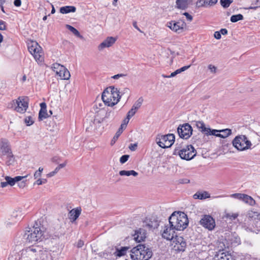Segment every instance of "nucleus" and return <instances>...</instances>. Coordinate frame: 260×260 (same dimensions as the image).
<instances>
[{
	"label": "nucleus",
	"instance_id": "nucleus-1",
	"mask_svg": "<svg viewBox=\"0 0 260 260\" xmlns=\"http://www.w3.org/2000/svg\"><path fill=\"white\" fill-rule=\"evenodd\" d=\"M169 222L177 231L184 230L188 224V219L187 215L181 211L174 212L170 216Z\"/></svg>",
	"mask_w": 260,
	"mask_h": 260
},
{
	"label": "nucleus",
	"instance_id": "nucleus-2",
	"mask_svg": "<svg viewBox=\"0 0 260 260\" xmlns=\"http://www.w3.org/2000/svg\"><path fill=\"white\" fill-rule=\"evenodd\" d=\"M132 260H149L152 256V252L149 246L139 244L131 250Z\"/></svg>",
	"mask_w": 260,
	"mask_h": 260
},
{
	"label": "nucleus",
	"instance_id": "nucleus-3",
	"mask_svg": "<svg viewBox=\"0 0 260 260\" xmlns=\"http://www.w3.org/2000/svg\"><path fill=\"white\" fill-rule=\"evenodd\" d=\"M43 227L36 222L32 228H28L25 231L23 238L28 243H33L41 240L43 235Z\"/></svg>",
	"mask_w": 260,
	"mask_h": 260
},
{
	"label": "nucleus",
	"instance_id": "nucleus-4",
	"mask_svg": "<svg viewBox=\"0 0 260 260\" xmlns=\"http://www.w3.org/2000/svg\"><path fill=\"white\" fill-rule=\"evenodd\" d=\"M102 99L105 105L112 107L118 103L120 96L117 88L111 86L104 91Z\"/></svg>",
	"mask_w": 260,
	"mask_h": 260
},
{
	"label": "nucleus",
	"instance_id": "nucleus-5",
	"mask_svg": "<svg viewBox=\"0 0 260 260\" xmlns=\"http://www.w3.org/2000/svg\"><path fill=\"white\" fill-rule=\"evenodd\" d=\"M173 154L178 155L181 159L185 160H190L192 159L196 155V151L194 147L191 145H187L182 148L180 145L176 146Z\"/></svg>",
	"mask_w": 260,
	"mask_h": 260
},
{
	"label": "nucleus",
	"instance_id": "nucleus-6",
	"mask_svg": "<svg viewBox=\"0 0 260 260\" xmlns=\"http://www.w3.org/2000/svg\"><path fill=\"white\" fill-rule=\"evenodd\" d=\"M28 106V99L27 97L20 96L16 101H12L8 105V108L14 109L20 113H24Z\"/></svg>",
	"mask_w": 260,
	"mask_h": 260
},
{
	"label": "nucleus",
	"instance_id": "nucleus-7",
	"mask_svg": "<svg viewBox=\"0 0 260 260\" xmlns=\"http://www.w3.org/2000/svg\"><path fill=\"white\" fill-rule=\"evenodd\" d=\"M233 145L239 151H244L251 148L252 144L245 135L236 136L232 142Z\"/></svg>",
	"mask_w": 260,
	"mask_h": 260
},
{
	"label": "nucleus",
	"instance_id": "nucleus-8",
	"mask_svg": "<svg viewBox=\"0 0 260 260\" xmlns=\"http://www.w3.org/2000/svg\"><path fill=\"white\" fill-rule=\"evenodd\" d=\"M175 137L174 134L157 135L155 142L159 147L162 148L170 147L174 143Z\"/></svg>",
	"mask_w": 260,
	"mask_h": 260
},
{
	"label": "nucleus",
	"instance_id": "nucleus-9",
	"mask_svg": "<svg viewBox=\"0 0 260 260\" xmlns=\"http://www.w3.org/2000/svg\"><path fill=\"white\" fill-rule=\"evenodd\" d=\"M29 52L32 54L38 62H42L43 57H42L43 53L41 47L36 42H32L28 46Z\"/></svg>",
	"mask_w": 260,
	"mask_h": 260
},
{
	"label": "nucleus",
	"instance_id": "nucleus-10",
	"mask_svg": "<svg viewBox=\"0 0 260 260\" xmlns=\"http://www.w3.org/2000/svg\"><path fill=\"white\" fill-rule=\"evenodd\" d=\"M177 132L180 138L188 139L192 134V128L188 123H185L178 127Z\"/></svg>",
	"mask_w": 260,
	"mask_h": 260
},
{
	"label": "nucleus",
	"instance_id": "nucleus-11",
	"mask_svg": "<svg viewBox=\"0 0 260 260\" xmlns=\"http://www.w3.org/2000/svg\"><path fill=\"white\" fill-rule=\"evenodd\" d=\"M177 231L169 222V224L166 225L162 230V237L167 240H172L177 236L176 233Z\"/></svg>",
	"mask_w": 260,
	"mask_h": 260
},
{
	"label": "nucleus",
	"instance_id": "nucleus-12",
	"mask_svg": "<svg viewBox=\"0 0 260 260\" xmlns=\"http://www.w3.org/2000/svg\"><path fill=\"white\" fill-rule=\"evenodd\" d=\"M201 225L209 231L213 230L215 226L213 218L209 215H204L200 221Z\"/></svg>",
	"mask_w": 260,
	"mask_h": 260
},
{
	"label": "nucleus",
	"instance_id": "nucleus-13",
	"mask_svg": "<svg viewBox=\"0 0 260 260\" xmlns=\"http://www.w3.org/2000/svg\"><path fill=\"white\" fill-rule=\"evenodd\" d=\"M196 125L199 130L207 136L215 135L218 133L217 129H211L209 127H206L205 123L202 121H196Z\"/></svg>",
	"mask_w": 260,
	"mask_h": 260
},
{
	"label": "nucleus",
	"instance_id": "nucleus-14",
	"mask_svg": "<svg viewBox=\"0 0 260 260\" xmlns=\"http://www.w3.org/2000/svg\"><path fill=\"white\" fill-rule=\"evenodd\" d=\"M196 125L199 130L207 136L215 135L218 133L217 129H211L209 127H206L205 123L202 121H196Z\"/></svg>",
	"mask_w": 260,
	"mask_h": 260
},
{
	"label": "nucleus",
	"instance_id": "nucleus-15",
	"mask_svg": "<svg viewBox=\"0 0 260 260\" xmlns=\"http://www.w3.org/2000/svg\"><path fill=\"white\" fill-rule=\"evenodd\" d=\"M231 196L232 198L242 201L250 206H253L255 204V200L251 197L246 194L236 193L232 194Z\"/></svg>",
	"mask_w": 260,
	"mask_h": 260
},
{
	"label": "nucleus",
	"instance_id": "nucleus-16",
	"mask_svg": "<svg viewBox=\"0 0 260 260\" xmlns=\"http://www.w3.org/2000/svg\"><path fill=\"white\" fill-rule=\"evenodd\" d=\"M26 176H16L14 178H11L9 176H6L5 177V179L6 180L5 182H2L1 183V186L2 187L4 188L6 187L7 185H9L11 186L15 185L16 182L20 181L24 178H25Z\"/></svg>",
	"mask_w": 260,
	"mask_h": 260
},
{
	"label": "nucleus",
	"instance_id": "nucleus-17",
	"mask_svg": "<svg viewBox=\"0 0 260 260\" xmlns=\"http://www.w3.org/2000/svg\"><path fill=\"white\" fill-rule=\"evenodd\" d=\"M173 240V243L175 244L174 247L176 250L179 251H184L185 250L186 243L183 237L176 236Z\"/></svg>",
	"mask_w": 260,
	"mask_h": 260
},
{
	"label": "nucleus",
	"instance_id": "nucleus-18",
	"mask_svg": "<svg viewBox=\"0 0 260 260\" xmlns=\"http://www.w3.org/2000/svg\"><path fill=\"white\" fill-rule=\"evenodd\" d=\"M185 23L183 21H171L167 23V26L171 29L178 33L182 31Z\"/></svg>",
	"mask_w": 260,
	"mask_h": 260
},
{
	"label": "nucleus",
	"instance_id": "nucleus-19",
	"mask_svg": "<svg viewBox=\"0 0 260 260\" xmlns=\"http://www.w3.org/2000/svg\"><path fill=\"white\" fill-rule=\"evenodd\" d=\"M0 152L3 155L9 153L11 155V150L10 148L9 141L7 139H2L0 143Z\"/></svg>",
	"mask_w": 260,
	"mask_h": 260
},
{
	"label": "nucleus",
	"instance_id": "nucleus-20",
	"mask_svg": "<svg viewBox=\"0 0 260 260\" xmlns=\"http://www.w3.org/2000/svg\"><path fill=\"white\" fill-rule=\"evenodd\" d=\"M146 230L143 228H140L135 231L133 235L134 239L137 242H141L146 238Z\"/></svg>",
	"mask_w": 260,
	"mask_h": 260
},
{
	"label": "nucleus",
	"instance_id": "nucleus-21",
	"mask_svg": "<svg viewBox=\"0 0 260 260\" xmlns=\"http://www.w3.org/2000/svg\"><path fill=\"white\" fill-rule=\"evenodd\" d=\"M214 260H235L232 255L228 252L219 251L215 255Z\"/></svg>",
	"mask_w": 260,
	"mask_h": 260
},
{
	"label": "nucleus",
	"instance_id": "nucleus-22",
	"mask_svg": "<svg viewBox=\"0 0 260 260\" xmlns=\"http://www.w3.org/2000/svg\"><path fill=\"white\" fill-rule=\"evenodd\" d=\"M116 41V39L113 37H108L105 40L101 43L99 47V50H102L105 48L111 46Z\"/></svg>",
	"mask_w": 260,
	"mask_h": 260
},
{
	"label": "nucleus",
	"instance_id": "nucleus-23",
	"mask_svg": "<svg viewBox=\"0 0 260 260\" xmlns=\"http://www.w3.org/2000/svg\"><path fill=\"white\" fill-rule=\"evenodd\" d=\"M159 225L158 222L155 219L152 220L151 219H147L143 224V228H147L148 229H154L157 228Z\"/></svg>",
	"mask_w": 260,
	"mask_h": 260
},
{
	"label": "nucleus",
	"instance_id": "nucleus-24",
	"mask_svg": "<svg viewBox=\"0 0 260 260\" xmlns=\"http://www.w3.org/2000/svg\"><path fill=\"white\" fill-rule=\"evenodd\" d=\"M35 256L36 260H48V251L43 248H42L41 250L37 254H35Z\"/></svg>",
	"mask_w": 260,
	"mask_h": 260
},
{
	"label": "nucleus",
	"instance_id": "nucleus-25",
	"mask_svg": "<svg viewBox=\"0 0 260 260\" xmlns=\"http://www.w3.org/2000/svg\"><path fill=\"white\" fill-rule=\"evenodd\" d=\"M81 210L76 208L71 210L69 213V218L71 222L75 221L79 216Z\"/></svg>",
	"mask_w": 260,
	"mask_h": 260
},
{
	"label": "nucleus",
	"instance_id": "nucleus-26",
	"mask_svg": "<svg viewBox=\"0 0 260 260\" xmlns=\"http://www.w3.org/2000/svg\"><path fill=\"white\" fill-rule=\"evenodd\" d=\"M217 131H218V133H215V134L213 135V136H215L217 137L222 138H225L231 135L232 134V131L229 128L217 130Z\"/></svg>",
	"mask_w": 260,
	"mask_h": 260
},
{
	"label": "nucleus",
	"instance_id": "nucleus-27",
	"mask_svg": "<svg viewBox=\"0 0 260 260\" xmlns=\"http://www.w3.org/2000/svg\"><path fill=\"white\" fill-rule=\"evenodd\" d=\"M190 3V0H176V4L177 8L182 10L186 9Z\"/></svg>",
	"mask_w": 260,
	"mask_h": 260
},
{
	"label": "nucleus",
	"instance_id": "nucleus-28",
	"mask_svg": "<svg viewBox=\"0 0 260 260\" xmlns=\"http://www.w3.org/2000/svg\"><path fill=\"white\" fill-rule=\"evenodd\" d=\"M57 75L62 80H68L71 76L70 72L64 67V70L60 69Z\"/></svg>",
	"mask_w": 260,
	"mask_h": 260
},
{
	"label": "nucleus",
	"instance_id": "nucleus-29",
	"mask_svg": "<svg viewBox=\"0 0 260 260\" xmlns=\"http://www.w3.org/2000/svg\"><path fill=\"white\" fill-rule=\"evenodd\" d=\"M76 8L74 6H67L60 8V12L62 14H67L70 12H75Z\"/></svg>",
	"mask_w": 260,
	"mask_h": 260
},
{
	"label": "nucleus",
	"instance_id": "nucleus-30",
	"mask_svg": "<svg viewBox=\"0 0 260 260\" xmlns=\"http://www.w3.org/2000/svg\"><path fill=\"white\" fill-rule=\"evenodd\" d=\"M196 199L203 200L210 198V194L207 191L198 192L193 195Z\"/></svg>",
	"mask_w": 260,
	"mask_h": 260
},
{
	"label": "nucleus",
	"instance_id": "nucleus-31",
	"mask_svg": "<svg viewBox=\"0 0 260 260\" xmlns=\"http://www.w3.org/2000/svg\"><path fill=\"white\" fill-rule=\"evenodd\" d=\"M99 114L105 115V116L101 118V121H104L107 119L113 118L114 116V112L112 111H109L105 112L104 111H101L99 113Z\"/></svg>",
	"mask_w": 260,
	"mask_h": 260
},
{
	"label": "nucleus",
	"instance_id": "nucleus-32",
	"mask_svg": "<svg viewBox=\"0 0 260 260\" xmlns=\"http://www.w3.org/2000/svg\"><path fill=\"white\" fill-rule=\"evenodd\" d=\"M66 28H68L70 31H71L77 37H78L81 39H83V36L80 35L79 31L73 26L69 24H67Z\"/></svg>",
	"mask_w": 260,
	"mask_h": 260
},
{
	"label": "nucleus",
	"instance_id": "nucleus-33",
	"mask_svg": "<svg viewBox=\"0 0 260 260\" xmlns=\"http://www.w3.org/2000/svg\"><path fill=\"white\" fill-rule=\"evenodd\" d=\"M119 174L120 176H129L131 175H133L134 176H137L138 175V173L134 170H129V171L122 170L119 172Z\"/></svg>",
	"mask_w": 260,
	"mask_h": 260
},
{
	"label": "nucleus",
	"instance_id": "nucleus-34",
	"mask_svg": "<svg viewBox=\"0 0 260 260\" xmlns=\"http://www.w3.org/2000/svg\"><path fill=\"white\" fill-rule=\"evenodd\" d=\"M128 249V248L127 247H121L120 249L116 250V252H115V254L116 256L119 257L124 255L126 253Z\"/></svg>",
	"mask_w": 260,
	"mask_h": 260
},
{
	"label": "nucleus",
	"instance_id": "nucleus-35",
	"mask_svg": "<svg viewBox=\"0 0 260 260\" xmlns=\"http://www.w3.org/2000/svg\"><path fill=\"white\" fill-rule=\"evenodd\" d=\"M52 68L53 71L55 72L56 73V74L57 75L59 72V70H60V69L64 70V66L58 63H55L52 64Z\"/></svg>",
	"mask_w": 260,
	"mask_h": 260
},
{
	"label": "nucleus",
	"instance_id": "nucleus-36",
	"mask_svg": "<svg viewBox=\"0 0 260 260\" xmlns=\"http://www.w3.org/2000/svg\"><path fill=\"white\" fill-rule=\"evenodd\" d=\"M243 19V16L241 14L232 15L231 17V19H230L231 22H236L239 20H241Z\"/></svg>",
	"mask_w": 260,
	"mask_h": 260
},
{
	"label": "nucleus",
	"instance_id": "nucleus-37",
	"mask_svg": "<svg viewBox=\"0 0 260 260\" xmlns=\"http://www.w3.org/2000/svg\"><path fill=\"white\" fill-rule=\"evenodd\" d=\"M48 117L46 109H40L39 113V119L40 120L46 118Z\"/></svg>",
	"mask_w": 260,
	"mask_h": 260
},
{
	"label": "nucleus",
	"instance_id": "nucleus-38",
	"mask_svg": "<svg viewBox=\"0 0 260 260\" xmlns=\"http://www.w3.org/2000/svg\"><path fill=\"white\" fill-rule=\"evenodd\" d=\"M122 130L121 128H119L118 130L117 131V132H116V134L113 138L112 140H111V145H113V144H114L115 143L116 141L117 140L118 138H119L120 135L122 134Z\"/></svg>",
	"mask_w": 260,
	"mask_h": 260
},
{
	"label": "nucleus",
	"instance_id": "nucleus-39",
	"mask_svg": "<svg viewBox=\"0 0 260 260\" xmlns=\"http://www.w3.org/2000/svg\"><path fill=\"white\" fill-rule=\"evenodd\" d=\"M208 3V0H199L197 2V6L198 7H207L209 6Z\"/></svg>",
	"mask_w": 260,
	"mask_h": 260
},
{
	"label": "nucleus",
	"instance_id": "nucleus-40",
	"mask_svg": "<svg viewBox=\"0 0 260 260\" xmlns=\"http://www.w3.org/2000/svg\"><path fill=\"white\" fill-rule=\"evenodd\" d=\"M137 110L134 109V108H132V109L128 112L127 114V123L128 122L130 118L133 117L137 112Z\"/></svg>",
	"mask_w": 260,
	"mask_h": 260
},
{
	"label": "nucleus",
	"instance_id": "nucleus-41",
	"mask_svg": "<svg viewBox=\"0 0 260 260\" xmlns=\"http://www.w3.org/2000/svg\"><path fill=\"white\" fill-rule=\"evenodd\" d=\"M24 122L26 125L30 126L34 123V119L31 116H26L24 119Z\"/></svg>",
	"mask_w": 260,
	"mask_h": 260
},
{
	"label": "nucleus",
	"instance_id": "nucleus-42",
	"mask_svg": "<svg viewBox=\"0 0 260 260\" xmlns=\"http://www.w3.org/2000/svg\"><path fill=\"white\" fill-rule=\"evenodd\" d=\"M233 0H220L221 5L224 8H228L231 4L232 3Z\"/></svg>",
	"mask_w": 260,
	"mask_h": 260
},
{
	"label": "nucleus",
	"instance_id": "nucleus-43",
	"mask_svg": "<svg viewBox=\"0 0 260 260\" xmlns=\"http://www.w3.org/2000/svg\"><path fill=\"white\" fill-rule=\"evenodd\" d=\"M143 101L142 98H139L132 107L137 110L141 106Z\"/></svg>",
	"mask_w": 260,
	"mask_h": 260
},
{
	"label": "nucleus",
	"instance_id": "nucleus-44",
	"mask_svg": "<svg viewBox=\"0 0 260 260\" xmlns=\"http://www.w3.org/2000/svg\"><path fill=\"white\" fill-rule=\"evenodd\" d=\"M42 248V247L39 246H36L32 247H29V251L35 253V254H37L40 251V250H41Z\"/></svg>",
	"mask_w": 260,
	"mask_h": 260
},
{
	"label": "nucleus",
	"instance_id": "nucleus-45",
	"mask_svg": "<svg viewBox=\"0 0 260 260\" xmlns=\"http://www.w3.org/2000/svg\"><path fill=\"white\" fill-rule=\"evenodd\" d=\"M5 155L7 156V158L8 159V160H7V164L8 165L12 164V163L14 161V159L12 151L11 152V155H9L8 153Z\"/></svg>",
	"mask_w": 260,
	"mask_h": 260
},
{
	"label": "nucleus",
	"instance_id": "nucleus-46",
	"mask_svg": "<svg viewBox=\"0 0 260 260\" xmlns=\"http://www.w3.org/2000/svg\"><path fill=\"white\" fill-rule=\"evenodd\" d=\"M129 156L128 155H123L120 158V162L123 164L127 161Z\"/></svg>",
	"mask_w": 260,
	"mask_h": 260
},
{
	"label": "nucleus",
	"instance_id": "nucleus-47",
	"mask_svg": "<svg viewBox=\"0 0 260 260\" xmlns=\"http://www.w3.org/2000/svg\"><path fill=\"white\" fill-rule=\"evenodd\" d=\"M238 216L237 213H229L226 214V217L231 220L235 219Z\"/></svg>",
	"mask_w": 260,
	"mask_h": 260
},
{
	"label": "nucleus",
	"instance_id": "nucleus-48",
	"mask_svg": "<svg viewBox=\"0 0 260 260\" xmlns=\"http://www.w3.org/2000/svg\"><path fill=\"white\" fill-rule=\"evenodd\" d=\"M126 75L125 74H117V75H114V76H112L111 78L114 79H118L120 77H124Z\"/></svg>",
	"mask_w": 260,
	"mask_h": 260
},
{
	"label": "nucleus",
	"instance_id": "nucleus-49",
	"mask_svg": "<svg viewBox=\"0 0 260 260\" xmlns=\"http://www.w3.org/2000/svg\"><path fill=\"white\" fill-rule=\"evenodd\" d=\"M6 28V23L4 21H0V30H5Z\"/></svg>",
	"mask_w": 260,
	"mask_h": 260
},
{
	"label": "nucleus",
	"instance_id": "nucleus-50",
	"mask_svg": "<svg viewBox=\"0 0 260 260\" xmlns=\"http://www.w3.org/2000/svg\"><path fill=\"white\" fill-rule=\"evenodd\" d=\"M58 171H59L58 170H57L56 168H55L53 171L51 172L49 174H48L47 176L48 177H51L54 176Z\"/></svg>",
	"mask_w": 260,
	"mask_h": 260
},
{
	"label": "nucleus",
	"instance_id": "nucleus-51",
	"mask_svg": "<svg viewBox=\"0 0 260 260\" xmlns=\"http://www.w3.org/2000/svg\"><path fill=\"white\" fill-rule=\"evenodd\" d=\"M183 15L186 16V19L189 21L192 20V17L189 13L185 12L183 13Z\"/></svg>",
	"mask_w": 260,
	"mask_h": 260
},
{
	"label": "nucleus",
	"instance_id": "nucleus-52",
	"mask_svg": "<svg viewBox=\"0 0 260 260\" xmlns=\"http://www.w3.org/2000/svg\"><path fill=\"white\" fill-rule=\"evenodd\" d=\"M217 1L218 0H208V5H209V6H214V5H215L217 2Z\"/></svg>",
	"mask_w": 260,
	"mask_h": 260
},
{
	"label": "nucleus",
	"instance_id": "nucleus-53",
	"mask_svg": "<svg viewBox=\"0 0 260 260\" xmlns=\"http://www.w3.org/2000/svg\"><path fill=\"white\" fill-rule=\"evenodd\" d=\"M217 1L218 0H208V5H209V6H214V5H215L217 2Z\"/></svg>",
	"mask_w": 260,
	"mask_h": 260
},
{
	"label": "nucleus",
	"instance_id": "nucleus-54",
	"mask_svg": "<svg viewBox=\"0 0 260 260\" xmlns=\"http://www.w3.org/2000/svg\"><path fill=\"white\" fill-rule=\"evenodd\" d=\"M208 68L211 71V72H213V73L216 72V68L215 66L210 64L208 66Z\"/></svg>",
	"mask_w": 260,
	"mask_h": 260
},
{
	"label": "nucleus",
	"instance_id": "nucleus-55",
	"mask_svg": "<svg viewBox=\"0 0 260 260\" xmlns=\"http://www.w3.org/2000/svg\"><path fill=\"white\" fill-rule=\"evenodd\" d=\"M214 36L216 39H220L221 38V34L219 31H215Z\"/></svg>",
	"mask_w": 260,
	"mask_h": 260
},
{
	"label": "nucleus",
	"instance_id": "nucleus-56",
	"mask_svg": "<svg viewBox=\"0 0 260 260\" xmlns=\"http://www.w3.org/2000/svg\"><path fill=\"white\" fill-rule=\"evenodd\" d=\"M14 4L16 7H20L21 4V0H14Z\"/></svg>",
	"mask_w": 260,
	"mask_h": 260
},
{
	"label": "nucleus",
	"instance_id": "nucleus-57",
	"mask_svg": "<svg viewBox=\"0 0 260 260\" xmlns=\"http://www.w3.org/2000/svg\"><path fill=\"white\" fill-rule=\"evenodd\" d=\"M84 245V242L81 240H80L78 241L77 242V247H79V248H80V247H82Z\"/></svg>",
	"mask_w": 260,
	"mask_h": 260
},
{
	"label": "nucleus",
	"instance_id": "nucleus-58",
	"mask_svg": "<svg viewBox=\"0 0 260 260\" xmlns=\"http://www.w3.org/2000/svg\"><path fill=\"white\" fill-rule=\"evenodd\" d=\"M190 65H189V66H184V67L181 68L180 69H179L181 73L187 70L188 69H189L190 68Z\"/></svg>",
	"mask_w": 260,
	"mask_h": 260
},
{
	"label": "nucleus",
	"instance_id": "nucleus-59",
	"mask_svg": "<svg viewBox=\"0 0 260 260\" xmlns=\"http://www.w3.org/2000/svg\"><path fill=\"white\" fill-rule=\"evenodd\" d=\"M66 166V163L64 162L59 165L56 168L59 171L60 169L64 168Z\"/></svg>",
	"mask_w": 260,
	"mask_h": 260
},
{
	"label": "nucleus",
	"instance_id": "nucleus-60",
	"mask_svg": "<svg viewBox=\"0 0 260 260\" xmlns=\"http://www.w3.org/2000/svg\"><path fill=\"white\" fill-rule=\"evenodd\" d=\"M41 174L39 172H38L37 171H36L34 175L35 179L39 178L41 177Z\"/></svg>",
	"mask_w": 260,
	"mask_h": 260
},
{
	"label": "nucleus",
	"instance_id": "nucleus-61",
	"mask_svg": "<svg viewBox=\"0 0 260 260\" xmlns=\"http://www.w3.org/2000/svg\"><path fill=\"white\" fill-rule=\"evenodd\" d=\"M220 34H222L223 35H226L228 34V30L225 28H222L219 31Z\"/></svg>",
	"mask_w": 260,
	"mask_h": 260
},
{
	"label": "nucleus",
	"instance_id": "nucleus-62",
	"mask_svg": "<svg viewBox=\"0 0 260 260\" xmlns=\"http://www.w3.org/2000/svg\"><path fill=\"white\" fill-rule=\"evenodd\" d=\"M25 185H26V183L24 181H22L18 183V186L20 188H23L24 187H25Z\"/></svg>",
	"mask_w": 260,
	"mask_h": 260
},
{
	"label": "nucleus",
	"instance_id": "nucleus-63",
	"mask_svg": "<svg viewBox=\"0 0 260 260\" xmlns=\"http://www.w3.org/2000/svg\"><path fill=\"white\" fill-rule=\"evenodd\" d=\"M35 184H37V185H41L43 184V181L42 180V179L39 178L36 181V182L35 183Z\"/></svg>",
	"mask_w": 260,
	"mask_h": 260
},
{
	"label": "nucleus",
	"instance_id": "nucleus-64",
	"mask_svg": "<svg viewBox=\"0 0 260 260\" xmlns=\"http://www.w3.org/2000/svg\"><path fill=\"white\" fill-rule=\"evenodd\" d=\"M41 109L45 110L46 109V105L45 103H42L40 104Z\"/></svg>",
	"mask_w": 260,
	"mask_h": 260
}]
</instances>
